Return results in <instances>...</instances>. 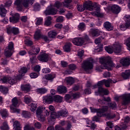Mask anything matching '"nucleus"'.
<instances>
[{"label":"nucleus","instance_id":"obj_1","mask_svg":"<svg viewBox=\"0 0 130 130\" xmlns=\"http://www.w3.org/2000/svg\"><path fill=\"white\" fill-rule=\"evenodd\" d=\"M100 62L101 63V66L97 65L95 67V70L97 72H102V70L111 71V68H116V69L119 68V65L113 63L110 58H101L100 59Z\"/></svg>","mask_w":130,"mask_h":130},{"label":"nucleus","instance_id":"obj_2","mask_svg":"<svg viewBox=\"0 0 130 130\" xmlns=\"http://www.w3.org/2000/svg\"><path fill=\"white\" fill-rule=\"evenodd\" d=\"M98 9L97 3H92L91 1L85 2L83 5H77V9L79 12H83L85 10L88 11H96Z\"/></svg>","mask_w":130,"mask_h":130},{"label":"nucleus","instance_id":"obj_3","mask_svg":"<svg viewBox=\"0 0 130 130\" xmlns=\"http://www.w3.org/2000/svg\"><path fill=\"white\" fill-rule=\"evenodd\" d=\"M93 59L84 61L81 65V68L84 70L85 72H86L88 74H90L91 72L89 71L93 70Z\"/></svg>","mask_w":130,"mask_h":130},{"label":"nucleus","instance_id":"obj_4","mask_svg":"<svg viewBox=\"0 0 130 130\" xmlns=\"http://www.w3.org/2000/svg\"><path fill=\"white\" fill-rule=\"evenodd\" d=\"M71 3H72V0H64V2L56 1L53 5V7L57 9H60V8H62V7L71 9V7L69 6V4H71Z\"/></svg>","mask_w":130,"mask_h":130},{"label":"nucleus","instance_id":"obj_5","mask_svg":"<svg viewBox=\"0 0 130 130\" xmlns=\"http://www.w3.org/2000/svg\"><path fill=\"white\" fill-rule=\"evenodd\" d=\"M12 3V2L11 0H9L5 3V6L3 5H1L0 6V16H1V17H3V18H5V17H6L7 11L5 8L11 7Z\"/></svg>","mask_w":130,"mask_h":130},{"label":"nucleus","instance_id":"obj_6","mask_svg":"<svg viewBox=\"0 0 130 130\" xmlns=\"http://www.w3.org/2000/svg\"><path fill=\"white\" fill-rule=\"evenodd\" d=\"M13 50H14V43L10 42L7 47L5 50V55L7 57H11L13 54Z\"/></svg>","mask_w":130,"mask_h":130},{"label":"nucleus","instance_id":"obj_7","mask_svg":"<svg viewBox=\"0 0 130 130\" xmlns=\"http://www.w3.org/2000/svg\"><path fill=\"white\" fill-rule=\"evenodd\" d=\"M12 104L10 105V109L12 112L19 113L20 110L17 109L18 107V99L14 98L12 100Z\"/></svg>","mask_w":130,"mask_h":130},{"label":"nucleus","instance_id":"obj_8","mask_svg":"<svg viewBox=\"0 0 130 130\" xmlns=\"http://www.w3.org/2000/svg\"><path fill=\"white\" fill-rule=\"evenodd\" d=\"M109 9L110 12H112L113 14H119L120 11H121V8L120 7L115 4L110 6Z\"/></svg>","mask_w":130,"mask_h":130},{"label":"nucleus","instance_id":"obj_9","mask_svg":"<svg viewBox=\"0 0 130 130\" xmlns=\"http://www.w3.org/2000/svg\"><path fill=\"white\" fill-rule=\"evenodd\" d=\"M72 42L74 44V45H77V46H81L85 43V40L83 38H76L72 40Z\"/></svg>","mask_w":130,"mask_h":130},{"label":"nucleus","instance_id":"obj_10","mask_svg":"<svg viewBox=\"0 0 130 130\" xmlns=\"http://www.w3.org/2000/svg\"><path fill=\"white\" fill-rule=\"evenodd\" d=\"M98 93L99 95H101V96H104V95L107 96L108 95H109V91H108V89H105L102 87H98V92H95L96 95H98L97 94Z\"/></svg>","mask_w":130,"mask_h":130},{"label":"nucleus","instance_id":"obj_11","mask_svg":"<svg viewBox=\"0 0 130 130\" xmlns=\"http://www.w3.org/2000/svg\"><path fill=\"white\" fill-rule=\"evenodd\" d=\"M56 13H57V10L52 7V6L49 7L48 9H47L45 11V14L46 16H47V15H56Z\"/></svg>","mask_w":130,"mask_h":130},{"label":"nucleus","instance_id":"obj_12","mask_svg":"<svg viewBox=\"0 0 130 130\" xmlns=\"http://www.w3.org/2000/svg\"><path fill=\"white\" fill-rule=\"evenodd\" d=\"M122 105H127L130 103V94H125L122 95Z\"/></svg>","mask_w":130,"mask_h":130},{"label":"nucleus","instance_id":"obj_13","mask_svg":"<svg viewBox=\"0 0 130 130\" xmlns=\"http://www.w3.org/2000/svg\"><path fill=\"white\" fill-rule=\"evenodd\" d=\"M49 57V55L48 54L44 53L38 56V59L40 60V61H42L43 62H47V61H48Z\"/></svg>","mask_w":130,"mask_h":130},{"label":"nucleus","instance_id":"obj_14","mask_svg":"<svg viewBox=\"0 0 130 130\" xmlns=\"http://www.w3.org/2000/svg\"><path fill=\"white\" fill-rule=\"evenodd\" d=\"M69 115L68 110L64 109L57 112V118L59 117H67Z\"/></svg>","mask_w":130,"mask_h":130},{"label":"nucleus","instance_id":"obj_15","mask_svg":"<svg viewBox=\"0 0 130 130\" xmlns=\"http://www.w3.org/2000/svg\"><path fill=\"white\" fill-rule=\"evenodd\" d=\"M43 101L44 104H51L53 102V98L51 95H46L43 97Z\"/></svg>","mask_w":130,"mask_h":130},{"label":"nucleus","instance_id":"obj_16","mask_svg":"<svg viewBox=\"0 0 130 130\" xmlns=\"http://www.w3.org/2000/svg\"><path fill=\"white\" fill-rule=\"evenodd\" d=\"M113 52L115 53H120L121 52V45L119 43H115L113 46Z\"/></svg>","mask_w":130,"mask_h":130},{"label":"nucleus","instance_id":"obj_17","mask_svg":"<svg viewBox=\"0 0 130 130\" xmlns=\"http://www.w3.org/2000/svg\"><path fill=\"white\" fill-rule=\"evenodd\" d=\"M7 33L8 34L12 33L14 35H18L19 33V28L17 27H9L7 28Z\"/></svg>","mask_w":130,"mask_h":130},{"label":"nucleus","instance_id":"obj_18","mask_svg":"<svg viewBox=\"0 0 130 130\" xmlns=\"http://www.w3.org/2000/svg\"><path fill=\"white\" fill-rule=\"evenodd\" d=\"M108 111V106H104L101 109H99L98 116L102 117L103 116V113L107 112Z\"/></svg>","mask_w":130,"mask_h":130},{"label":"nucleus","instance_id":"obj_19","mask_svg":"<svg viewBox=\"0 0 130 130\" xmlns=\"http://www.w3.org/2000/svg\"><path fill=\"white\" fill-rule=\"evenodd\" d=\"M20 19V15L18 13H16L12 17L10 18V22L11 23H18L19 22V20Z\"/></svg>","mask_w":130,"mask_h":130},{"label":"nucleus","instance_id":"obj_20","mask_svg":"<svg viewBox=\"0 0 130 130\" xmlns=\"http://www.w3.org/2000/svg\"><path fill=\"white\" fill-rule=\"evenodd\" d=\"M116 80H112V79H108V80H104V84L105 87L109 88L110 87V84H114L116 83Z\"/></svg>","mask_w":130,"mask_h":130},{"label":"nucleus","instance_id":"obj_21","mask_svg":"<svg viewBox=\"0 0 130 130\" xmlns=\"http://www.w3.org/2000/svg\"><path fill=\"white\" fill-rule=\"evenodd\" d=\"M120 62L124 67H128L130 64V59L129 58H123L120 60Z\"/></svg>","mask_w":130,"mask_h":130},{"label":"nucleus","instance_id":"obj_22","mask_svg":"<svg viewBox=\"0 0 130 130\" xmlns=\"http://www.w3.org/2000/svg\"><path fill=\"white\" fill-rule=\"evenodd\" d=\"M90 34L92 37H98L100 35V31L97 29H91L90 31Z\"/></svg>","mask_w":130,"mask_h":130},{"label":"nucleus","instance_id":"obj_23","mask_svg":"<svg viewBox=\"0 0 130 130\" xmlns=\"http://www.w3.org/2000/svg\"><path fill=\"white\" fill-rule=\"evenodd\" d=\"M104 27H105V29L108 31H111L113 30V26L111 25L110 22L107 21L105 22L104 24Z\"/></svg>","mask_w":130,"mask_h":130},{"label":"nucleus","instance_id":"obj_24","mask_svg":"<svg viewBox=\"0 0 130 130\" xmlns=\"http://www.w3.org/2000/svg\"><path fill=\"white\" fill-rule=\"evenodd\" d=\"M21 2L22 0H16L15 3V5L17 6V10L19 11H23V6Z\"/></svg>","mask_w":130,"mask_h":130},{"label":"nucleus","instance_id":"obj_25","mask_svg":"<svg viewBox=\"0 0 130 130\" xmlns=\"http://www.w3.org/2000/svg\"><path fill=\"white\" fill-rule=\"evenodd\" d=\"M65 82L67 85L72 86V85L75 83V80L73 77H67L65 79Z\"/></svg>","mask_w":130,"mask_h":130},{"label":"nucleus","instance_id":"obj_26","mask_svg":"<svg viewBox=\"0 0 130 130\" xmlns=\"http://www.w3.org/2000/svg\"><path fill=\"white\" fill-rule=\"evenodd\" d=\"M130 76V71L126 70L124 72L122 73L121 77L124 79V80H127V79L129 78Z\"/></svg>","mask_w":130,"mask_h":130},{"label":"nucleus","instance_id":"obj_27","mask_svg":"<svg viewBox=\"0 0 130 130\" xmlns=\"http://www.w3.org/2000/svg\"><path fill=\"white\" fill-rule=\"evenodd\" d=\"M21 89L22 91H24L25 92H30V90H31V86L28 84L22 85L21 86Z\"/></svg>","mask_w":130,"mask_h":130},{"label":"nucleus","instance_id":"obj_28","mask_svg":"<svg viewBox=\"0 0 130 130\" xmlns=\"http://www.w3.org/2000/svg\"><path fill=\"white\" fill-rule=\"evenodd\" d=\"M57 91L60 94H64L67 92V87L64 86H60L57 88Z\"/></svg>","mask_w":130,"mask_h":130},{"label":"nucleus","instance_id":"obj_29","mask_svg":"<svg viewBox=\"0 0 130 130\" xmlns=\"http://www.w3.org/2000/svg\"><path fill=\"white\" fill-rule=\"evenodd\" d=\"M42 35H43L41 34V30L40 29H37L34 35V38L38 40V39L41 38Z\"/></svg>","mask_w":130,"mask_h":130},{"label":"nucleus","instance_id":"obj_30","mask_svg":"<svg viewBox=\"0 0 130 130\" xmlns=\"http://www.w3.org/2000/svg\"><path fill=\"white\" fill-rule=\"evenodd\" d=\"M111 102V99L110 97L108 96L107 98L105 97L103 98V100H99L98 102L100 103L101 104H105V102Z\"/></svg>","mask_w":130,"mask_h":130},{"label":"nucleus","instance_id":"obj_31","mask_svg":"<svg viewBox=\"0 0 130 130\" xmlns=\"http://www.w3.org/2000/svg\"><path fill=\"white\" fill-rule=\"evenodd\" d=\"M13 127L15 130L20 129L22 128L21 127V124L18 121H15L13 122Z\"/></svg>","mask_w":130,"mask_h":130},{"label":"nucleus","instance_id":"obj_32","mask_svg":"<svg viewBox=\"0 0 130 130\" xmlns=\"http://www.w3.org/2000/svg\"><path fill=\"white\" fill-rule=\"evenodd\" d=\"M28 70H29V68L27 69L26 67H23L22 68L20 69L18 72L20 74V76H21V77H23V76H24L25 74L27 73Z\"/></svg>","mask_w":130,"mask_h":130},{"label":"nucleus","instance_id":"obj_33","mask_svg":"<svg viewBox=\"0 0 130 130\" xmlns=\"http://www.w3.org/2000/svg\"><path fill=\"white\" fill-rule=\"evenodd\" d=\"M57 35V32L54 30H52L48 32V36L49 38H55Z\"/></svg>","mask_w":130,"mask_h":130},{"label":"nucleus","instance_id":"obj_34","mask_svg":"<svg viewBox=\"0 0 130 130\" xmlns=\"http://www.w3.org/2000/svg\"><path fill=\"white\" fill-rule=\"evenodd\" d=\"M0 92L3 94H8L9 93V88L3 85L0 86Z\"/></svg>","mask_w":130,"mask_h":130},{"label":"nucleus","instance_id":"obj_35","mask_svg":"<svg viewBox=\"0 0 130 130\" xmlns=\"http://www.w3.org/2000/svg\"><path fill=\"white\" fill-rule=\"evenodd\" d=\"M36 91L39 94H45L47 92V89L45 88H40L37 89Z\"/></svg>","mask_w":130,"mask_h":130},{"label":"nucleus","instance_id":"obj_36","mask_svg":"<svg viewBox=\"0 0 130 130\" xmlns=\"http://www.w3.org/2000/svg\"><path fill=\"white\" fill-rule=\"evenodd\" d=\"M22 6L26 9L28 8L29 6H31L30 2L28 0H23L22 1Z\"/></svg>","mask_w":130,"mask_h":130},{"label":"nucleus","instance_id":"obj_37","mask_svg":"<svg viewBox=\"0 0 130 130\" xmlns=\"http://www.w3.org/2000/svg\"><path fill=\"white\" fill-rule=\"evenodd\" d=\"M51 21H52V17L48 16L47 20L45 22V25H46V26H50L51 25Z\"/></svg>","mask_w":130,"mask_h":130},{"label":"nucleus","instance_id":"obj_38","mask_svg":"<svg viewBox=\"0 0 130 130\" xmlns=\"http://www.w3.org/2000/svg\"><path fill=\"white\" fill-rule=\"evenodd\" d=\"M71 47H72V43H68L64 46V50L67 52H69V51H71Z\"/></svg>","mask_w":130,"mask_h":130},{"label":"nucleus","instance_id":"obj_39","mask_svg":"<svg viewBox=\"0 0 130 130\" xmlns=\"http://www.w3.org/2000/svg\"><path fill=\"white\" fill-rule=\"evenodd\" d=\"M22 116L25 118H29L31 117V113L28 111H23L22 112Z\"/></svg>","mask_w":130,"mask_h":130},{"label":"nucleus","instance_id":"obj_40","mask_svg":"<svg viewBox=\"0 0 130 130\" xmlns=\"http://www.w3.org/2000/svg\"><path fill=\"white\" fill-rule=\"evenodd\" d=\"M44 110H45V108L43 107H40L38 108L36 112L37 115H40L42 112H44Z\"/></svg>","mask_w":130,"mask_h":130},{"label":"nucleus","instance_id":"obj_41","mask_svg":"<svg viewBox=\"0 0 130 130\" xmlns=\"http://www.w3.org/2000/svg\"><path fill=\"white\" fill-rule=\"evenodd\" d=\"M105 49L106 51L108 52V53H110V54L113 53V47H111L110 46H106L105 47Z\"/></svg>","mask_w":130,"mask_h":130},{"label":"nucleus","instance_id":"obj_42","mask_svg":"<svg viewBox=\"0 0 130 130\" xmlns=\"http://www.w3.org/2000/svg\"><path fill=\"white\" fill-rule=\"evenodd\" d=\"M54 100L55 102L60 103L62 101V97L60 96V95H56L54 96Z\"/></svg>","mask_w":130,"mask_h":130},{"label":"nucleus","instance_id":"obj_43","mask_svg":"<svg viewBox=\"0 0 130 130\" xmlns=\"http://www.w3.org/2000/svg\"><path fill=\"white\" fill-rule=\"evenodd\" d=\"M45 78L46 80H53L55 78V74H47L45 75Z\"/></svg>","mask_w":130,"mask_h":130},{"label":"nucleus","instance_id":"obj_44","mask_svg":"<svg viewBox=\"0 0 130 130\" xmlns=\"http://www.w3.org/2000/svg\"><path fill=\"white\" fill-rule=\"evenodd\" d=\"M85 27L86 25L84 23H80L78 26V30H80V31H84Z\"/></svg>","mask_w":130,"mask_h":130},{"label":"nucleus","instance_id":"obj_45","mask_svg":"<svg viewBox=\"0 0 130 130\" xmlns=\"http://www.w3.org/2000/svg\"><path fill=\"white\" fill-rule=\"evenodd\" d=\"M109 106L111 109H116V108L117 107V105L116 103L114 102H113L112 103H110L109 105Z\"/></svg>","mask_w":130,"mask_h":130},{"label":"nucleus","instance_id":"obj_46","mask_svg":"<svg viewBox=\"0 0 130 130\" xmlns=\"http://www.w3.org/2000/svg\"><path fill=\"white\" fill-rule=\"evenodd\" d=\"M104 40V37L100 36L95 40L94 43H95V44H99V43H101L102 40Z\"/></svg>","mask_w":130,"mask_h":130},{"label":"nucleus","instance_id":"obj_47","mask_svg":"<svg viewBox=\"0 0 130 130\" xmlns=\"http://www.w3.org/2000/svg\"><path fill=\"white\" fill-rule=\"evenodd\" d=\"M0 113L2 117H8V111L6 110H2L0 112Z\"/></svg>","mask_w":130,"mask_h":130},{"label":"nucleus","instance_id":"obj_48","mask_svg":"<svg viewBox=\"0 0 130 130\" xmlns=\"http://www.w3.org/2000/svg\"><path fill=\"white\" fill-rule=\"evenodd\" d=\"M24 130H35L34 127L30 125L29 124H26L24 127Z\"/></svg>","mask_w":130,"mask_h":130},{"label":"nucleus","instance_id":"obj_49","mask_svg":"<svg viewBox=\"0 0 130 130\" xmlns=\"http://www.w3.org/2000/svg\"><path fill=\"white\" fill-rule=\"evenodd\" d=\"M9 126L8 125V123L7 122H4L3 123V126L1 127V129H4V130H9Z\"/></svg>","mask_w":130,"mask_h":130},{"label":"nucleus","instance_id":"obj_50","mask_svg":"<svg viewBox=\"0 0 130 130\" xmlns=\"http://www.w3.org/2000/svg\"><path fill=\"white\" fill-rule=\"evenodd\" d=\"M16 80H15L14 79H13L11 77H9L8 83L10 84V85H13V84L16 83Z\"/></svg>","mask_w":130,"mask_h":130},{"label":"nucleus","instance_id":"obj_51","mask_svg":"<svg viewBox=\"0 0 130 130\" xmlns=\"http://www.w3.org/2000/svg\"><path fill=\"white\" fill-rule=\"evenodd\" d=\"M105 116L106 117V118H107V119H111L112 118H114V117H115L116 115H115V114L111 115L110 113H107V114H105Z\"/></svg>","mask_w":130,"mask_h":130},{"label":"nucleus","instance_id":"obj_52","mask_svg":"<svg viewBox=\"0 0 130 130\" xmlns=\"http://www.w3.org/2000/svg\"><path fill=\"white\" fill-rule=\"evenodd\" d=\"M33 47V49L35 52V55H37L38 54V53H39L40 51V48H39V47L37 46V47H34L32 46Z\"/></svg>","mask_w":130,"mask_h":130},{"label":"nucleus","instance_id":"obj_53","mask_svg":"<svg viewBox=\"0 0 130 130\" xmlns=\"http://www.w3.org/2000/svg\"><path fill=\"white\" fill-rule=\"evenodd\" d=\"M27 52H28V54H29V55H32V56L36 55L35 51H34V49H33V46H32L31 47L30 50L27 51Z\"/></svg>","mask_w":130,"mask_h":130},{"label":"nucleus","instance_id":"obj_54","mask_svg":"<svg viewBox=\"0 0 130 130\" xmlns=\"http://www.w3.org/2000/svg\"><path fill=\"white\" fill-rule=\"evenodd\" d=\"M31 101H32V100H31V98L27 96L24 97V102L26 103V104H29V103H31Z\"/></svg>","mask_w":130,"mask_h":130},{"label":"nucleus","instance_id":"obj_55","mask_svg":"<svg viewBox=\"0 0 130 130\" xmlns=\"http://www.w3.org/2000/svg\"><path fill=\"white\" fill-rule=\"evenodd\" d=\"M30 107V110L31 111H35V110H36V108H37V105L35 104H31Z\"/></svg>","mask_w":130,"mask_h":130},{"label":"nucleus","instance_id":"obj_56","mask_svg":"<svg viewBox=\"0 0 130 130\" xmlns=\"http://www.w3.org/2000/svg\"><path fill=\"white\" fill-rule=\"evenodd\" d=\"M56 117H57V112H52L51 115V118H52V119H55Z\"/></svg>","mask_w":130,"mask_h":130},{"label":"nucleus","instance_id":"obj_57","mask_svg":"<svg viewBox=\"0 0 130 130\" xmlns=\"http://www.w3.org/2000/svg\"><path fill=\"white\" fill-rule=\"evenodd\" d=\"M34 9L35 11H39L40 10V5L36 3L34 6Z\"/></svg>","mask_w":130,"mask_h":130},{"label":"nucleus","instance_id":"obj_58","mask_svg":"<svg viewBox=\"0 0 130 130\" xmlns=\"http://www.w3.org/2000/svg\"><path fill=\"white\" fill-rule=\"evenodd\" d=\"M72 97H73V99H77L78 98H80V93L77 92L75 93H73Z\"/></svg>","mask_w":130,"mask_h":130},{"label":"nucleus","instance_id":"obj_59","mask_svg":"<svg viewBox=\"0 0 130 130\" xmlns=\"http://www.w3.org/2000/svg\"><path fill=\"white\" fill-rule=\"evenodd\" d=\"M30 77L31 79H36L38 77V74L36 73H31L30 74Z\"/></svg>","mask_w":130,"mask_h":130},{"label":"nucleus","instance_id":"obj_60","mask_svg":"<svg viewBox=\"0 0 130 130\" xmlns=\"http://www.w3.org/2000/svg\"><path fill=\"white\" fill-rule=\"evenodd\" d=\"M34 125L36 128H38V129L41 128V123H40V122H37L35 123Z\"/></svg>","mask_w":130,"mask_h":130},{"label":"nucleus","instance_id":"obj_61","mask_svg":"<svg viewBox=\"0 0 130 130\" xmlns=\"http://www.w3.org/2000/svg\"><path fill=\"white\" fill-rule=\"evenodd\" d=\"M83 39L84 40V42H85V41H86V42H91V39H90V38H89V36L87 35L84 36Z\"/></svg>","mask_w":130,"mask_h":130},{"label":"nucleus","instance_id":"obj_62","mask_svg":"<svg viewBox=\"0 0 130 130\" xmlns=\"http://www.w3.org/2000/svg\"><path fill=\"white\" fill-rule=\"evenodd\" d=\"M120 29L121 31H125L126 30V26L125 24H122L120 25Z\"/></svg>","mask_w":130,"mask_h":130},{"label":"nucleus","instance_id":"obj_63","mask_svg":"<svg viewBox=\"0 0 130 130\" xmlns=\"http://www.w3.org/2000/svg\"><path fill=\"white\" fill-rule=\"evenodd\" d=\"M104 85V80L99 81L97 83L98 87H102V86Z\"/></svg>","mask_w":130,"mask_h":130},{"label":"nucleus","instance_id":"obj_64","mask_svg":"<svg viewBox=\"0 0 130 130\" xmlns=\"http://www.w3.org/2000/svg\"><path fill=\"white\" fill-rule=\"evenodd\" d=\"M78 56L82 57V56H83V55H84L83 50H79L78 51Z\"/></svg>","mask_w":130,"mask_h":130}]
</instances>
